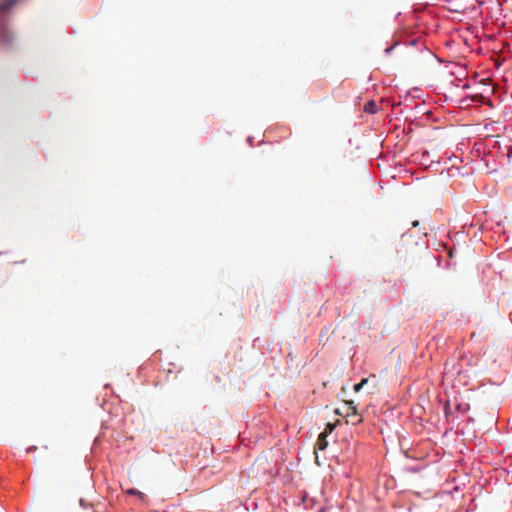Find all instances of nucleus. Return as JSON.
Listing matches in <instances>:
<instances>
[{
	"label": "nucleus",
	"instance_id": "1",
	"mask_svg": "<svg viewBox=\"0 0 512 512\" xmlns=\"http://www.w3.org/2000/svg\"><path fill=\"white\" fill-rule=\"evenodd\" d=\"M20 0H3L0 2V12L5 13L8 12L12 7H14Z\"/></svg>",
	"mask_w": 512,
	"mask_h": 512
},
{
	"label": "nucleus",
	"instance_id": "5",
	"mask_svg": "<svg viewBox=\"0 0 512 512\" xmlns=\"http://www.w3.org/2000/svg\"><path fill=\"white\" fill-rule=\"evenodd\" d=\"M127 494L129 495H136L138 497H140L141 499L144 498V494L140 491H138L137 489H134V488H131L129 490H127Z\"/></svg>",
	"mask_w": 512,
	"mask_h": 512
},
{
	"label": "nucleus",
	"instance_id": "10",
	"mask_svg": "<svg viewBox=\"0 0 512 512\" xmlns=\"http://www.w3.org/2000/svg\"><path fill=\"white\" fill-rule=\"evenodd\" d=\"M359 422H361V419H360V418H358V419H357L355 422H353V423H354V424H356V423H359Z\"/></svg>",
	"mask_w": 512,
	"mask_h": 512
},
{
	"label": "nucleus",
	"instance_id": "4",
	"mask_svg": "<svg viewBox=\"0 0 512 512\" xmlns=\"http://www.w3.org/2000/svg\"><path fill=\"white\" fill-rule=\"evenodd\" d=\"M347 405H348V416H357V410H356V406L354 405V403L352 401L350 402H347Z\"/></svg>",
	"mask_w": 512,
	"mask_h": 512
},
{
	"label": "nucleus",
	"instance_id": "2",
	"mask_svg": "<svg viewBox=\"0 0 512 512\" xmlns=\"http://www.w3.org/2000/svg\"><path fill=\"white\" fill-rule=\"evenodd\" d=\"M327 438V432H321L317 439V448L319 450H324L328 446V442L326 440Z\"/></svg>",
	"mask_w": 512,
	"mask_h": 512
},
{
	"label": "nucleus",
	"instance_id": "8",
	"mask_svg": "<svg viewBox=\"0 0 512 512\" xmlns=\"http://www.w3.org/2000/svg\"><path fill=\"white\" fill-rule=\"evenodd\" d=\"M361 388H362V384H360V383L354 385L355 392H359L361 390Z\"/></svg>",
	"mask_w": 512,
	"mask_h": 512
},
{
	"label": "nucleus",
	"instance_id": "3",
	"mask_svg": "<svg viewBox=\"0 0 512 512\" xmlns=\"http://www.w3.org/2000/svg\"><path fill=\"white\" fill-rule=\"evenodd\" d=\"M364 111L370 114H374L377 111V104L374 101H369L364 106Z\"/></svg>",
	"mask_w": 512,
	"mask_h": 512
},
{
	"label": "nucleus",
	"instance_id": "9",
	"mask_svg": "<svg viewBox=\"0 0 512 512\" xmlns=\"http://www.w3.org/2000/svg\"><path fill=\"white\" fill-rule=\"evenodd\" d=\"M368 382V379L367 378H364L362 379V381L360 382V384H362V387Z\"/></svg>",
	"mask_w": 512,
	"mask_h": 512
},
{
	"label": "nucleus",
	"instance_id": "6",
	"mask_svg": "<svg viewBox=\"0 0 512 512\" xmlns=\"http://www.w3.org/2000/svg\"><path fill=\"white\" fill-rule=\"evenodd\" d=\"M335 428V424L327 423L323 432H327V435L330 434Z\"/></svg>",
	"mask_w": 512,
	"mask_h": 512
},
{
	"label": "nucleus",
	"instance_id": "7",
	"mask_svg": "<svg viewBox=\"0 0 512 512\" xmlns=\"http://www.w3.org/2000/svg\"><path fill=\"white\" fill-rule=\"evenodd\" d=\"M444 410H445L446 415H448L450 413V403H449V401H447L445 403Z\"/></svg>",
	"mask_w": 512,
	"mask_h": 512
}]
</instances>
